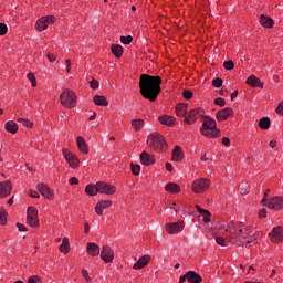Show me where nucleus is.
Returning <instances> with one entry per match:
<instances>
[{"label":"nucleus","mask_w":283,"mask_h":283,"mask_svg":"<svg viewBox=\"0 0 283 283\" xmlns=\"http://www.w3.org/2000/svg\"><path fill=\"white\" fill-rule=\"evenodd\" d=\"M218 231L220 235H224L216 237L219 247H229L230 244L244 247V244H252L260 238V233L253 232L251 226L240 222H221L218 226Z\"/></svg>","instance_id":"obj_1"},{"label":"nucleus","mask_w":283,"mask_h":283,"mask_svg":"<svg viewBox=\"0 0 283 283\" xmlns=\"http://www.w3.org/2000/svg\"><path fill=\"white\" fill-rule=\"evenodd\" d=\"M163 84V77L149 74H142L139 77V93L143 98L154 103L158 98V94L163 92L160 85Z\"/></svg>","instance_id":"obj_2"},{"label":"nucleus","mask_w":283,"mask_h":283,"mask_svg":"<svg viewBox=\"0 0 283 283\" xmlns=\"http://www.w3.org/2000/svg\"><path fill=\"white\" fill-rule=\"evenodd\" d=\"M147 145L157 154H165V151L168 149L165 136L160 135L159 133H151L147 138Z\"/></svg>","instance_id":"obj_3"},{"label":"nucleus","mask_w":283,"mask_h":283,"mask_svg":"<svg viewBox=\"0 0 283 283\" xmlns=\"http://www.w3.org/2000/svg\"><path fill=\"white\" fill-rule=\"evenodd\" d=\"M60 104L66 109H74V107L78 105V96L76 95V92L71 88H64L60 94Z\"/></svg>","instance_id":"obj_4"},{"label":"nucleus","mask_w":283,"mask_h":283,"mask_svg":"<svg viewBox=\"0 0 283 283\" xmlns=\"http://www.w3.org/2000/svg\"><path fill=\"white\" fill-rule=\"evenodd\" d=\"M269 193H264L263 199L261 200L263 207H268V209H273L274 211H281L283 209V197H272L266 200Z\"/></svg>","instance_id":"obj_5"},{"label":"nucleus","mask_w":283,"mask_h":283,"mask_svg":"<svg viewBox=\"0 0 283 283\" xmlns=\"http://www.w3.org/2000/svg\"><path fill=\"white\" fill-rule=\"evenodd\" d=\"M211 187V181L207 178H198L195 179L191 184V190L193 193H205L209 191Z\"/></svg>","instance_id":"obj_6"},{"label":"nucleus","mask_w":283,"mask_h":283,"mask_svg":"<svg viewBox=\"0 0 283 283\" xmlns=\"http://www.w3.org/2000/svg\"><path fill=\"white\" fill-rule=\"evenodd\" d=\"M62 154L71 169H78L81 159H78L76 154L70 151L67 148H63Z\"/></svg>","instance_id":"obj_7"},{"label":"nucleus","mask_w":283,"mask_h":283,"mask_svg":"<svg viewBox=\"0 0 283 283\" xmlns=\"http://www.w3.org/2000/svg\"><path fill=\"white\" fill-rule=\"evenodd\" d=\"M56 18L54 15H43L35 22V29L38 32H43L48 30L50 25L55 23Z\"/></svg>","instance_id":"obj_8"},{"label":"nucleus","mask_w":283,"mask_h":283,"mask_svg":"<svg viewBox=\"0 0 283 283\" xmlns=\"http://www.w3.org/2000/svg\"><path fill=\"white\" fill-rule=\"evenodd\" d=\"M27 224L36 229L39 227V210L30 206L27 210Z\"/></svg>","instance_id":"obj_9"},{"label":"nucleus","mask_w":283,"mask_h":283,"mask_svg":"<svg viewBox=\"0 0 283 283\" xmlns=\"http://www.w3.org/2000/svg\"><path fill=\"white\" fill-rule=\"evenodd\" d=\"M202 116H205V109L202 107L190 109L188 116L185 117L184 123L193 125V123Z\"/></svg>","instance_id":"obj_10"},{"label":"nucleus","mask_w":283,"mask_h":283,"mask_svg":"<svg viewBox=\"0 0 283 283\" xmlns=\"http://www.w3.org/2000/svg\"><path fill=\"white\" fill-rule=\"evenodd\" d=\"M165 229L169 235H176L178 233H182V231L185 230V221L180 220L172 223H166Z\"/></svg>","instance_id":"obj_11"},{"label":"nucleus","mask_w":283,"mask_h":283,"mask_svg":"<svg viewBox=\"0 0 283 283\" xmlns=\"http://www.w3.org/2000/svg\"><path fill=\"white\" fill-rule=\"evenodd\" d=\"M101 258L105 264H112L114 262V250L109 245H103L99 251Z\"/></svg>","instance_id":"obj_12"},{"label":"nucleus","mask_w":283,"mask_h":283,"mask_svg":"<svg viewBox=\"0 0 283 283\" xmlns=\"http://www.w3.org/2000/svg\"><path fill=\"white\" fill-rule=\"evenodd\" d=\"M269 237L271 238V242H273L274 244H280V242H283V227H274L269 233Z\"/></svg>","instance_id":"obj_13"},{"label":"nucleus","mask_w":283,"mask_h":283,"mask_svg":"<svg viewBox=\"0 0 283 283\" xmlns=\"http://www.w3.org/2000/svg\"><path fill=\"white\" fill-rule=\"evenodd\" d=\"M98 193H105L106 196H114L116 193V187L109 184L98 181L97 182Z\"/></svg>","instance_id":"obj_14"},{"label":"nucleus","mask_w":283,"mask_h":283,"mask_svg":"<svg viewBox=\"0 0 283 283\" xmlns=\"http://www.w3.org/2000/svg\"><path fill=\"white\" fill-rule=\"evenodd\" d=\"M36 189L39 193H41V196H43V198H45L46 200H54V192H52L48 185L38 184Z\"/></svg>","instance_id":"obj_15"},{"label":"nucleus","mask_w":283,"mask_h":283,"mask_svg":"<svg viewBox=\"0 0 283 283\" xmlns=\"http://www.w3.org/2000/svg\"><path fill=\"white\" fill-rule=\"evenodd\" d=\"M140 163L145 167H151V165H156V157L147 151H143L140 154Z\"/></svg>","instance_id":"obj_16"},{"label":"nucleus","mask_w":283,"mask_h":283,"mask_svg":"<svg viewBox=\"0 0 283 283\" xmlns=\"http://www.w3.org/2000/svg\"><path fill=\"white\" fill-rule=\"evenodd\" d=\"M200 134L206 138H220V136H222V133L220 132V128H218V126L207 128L206 130H200Z\"/></svg>","instance_id":"obj_17"},{"label":"nucleus","mask_w":283,"mask_h":283,"mask_svg":"<svg viewBox=\"0 0 283 283\" xmlns=\"http://www.w3.org/2000/svg\"><path fill=\"white\" fill-rule=\"evenodd\" d=\"M12 193V182L10 180L0 182V198H8Z\"/></svg>","instance_id":"obj_18"},{"label":"nucleus","mask_w":283,"mask_h":283,"mask_svg":"<svg viewBox=\"0 0 283 283\" xmlns=\"http://www.w3.org/2000/svg\"><path fill=\"white\" fill-rule=\"evenodd\" d=\"M229 116H233V108L226 107L217 113L216 118L218 123H224V120H227Z\"/></svg>","instance_id":"obj_19"},{"label":"nucleus","mask_w":283,"mask_h":283,"mask_svg":"<svg viewBox=\"0 0 283 283\" xmlns=\"http://www.w3.org/2000/svg\"><path fill=\"white\" fill-rule=\"evenodd\" d=\"M149 262H151V255H143L142 258L138 259L136 263H134L133 269L134 271H140V269H145V266H147Z\"/></svg>","instance_id":"obj_20"},{"label":"nucleus","mask_w":283,"mask_h":283,"mask_svg":"<svg viewBox=\"0 0 283 283\" xmlns=\"http://www.w3.org/2000/svg\"><path fill=\"white\" fill-rule=\"evenodd\" d=\"M86 253L91 255V258H98V255H101V247L94 242H88L86 244Z\"/></svg>","instance_id":"obj_21"},{"label":"nucleus","mask_w":283,"mask_h":283,"mask_svg":"<svg viewBox=\"0 0 283 283\" xmlns=\"http://www.w3.org/2000/svg\"><path fill=\"white\" fill-rule=\"evenodd\" d=\"M196 209L199 213V218H202V222L205 224H209V222H211V212H209L207 209L200 208L198 205L196 206Z\"/></svg>","instance_id":"obj_22"},{"label":"nucleus","mask_w":283,"mask_h":283,"mask_svg":"<svg viewBox=\"0 0 283 283\" xmlns=\"http://www.w3.org/2000/svg\"><path fill=\"white\" fill-rule=\"evenodd\" d=\"M112 207V200H101L95 206V213L103 216V209H109Z\"/></svg>","instance_id":"obj_23"},{"label":"nucleus","mask_w":283,"mask_h":283,"mask_svg":"<svg viewBox=\"0 0 283 283\" xmlns=\"http://www.w3.org/2000/svg\"><path fill=\"white\" fill-rule=\"evenodd\" d=\"M247 85H250V87H260V90H264V83H262L255 75H250L247 78Z\"/></svg>","instance_id":"obj_24"},{"label":"nucleus","mask_w":283,"mask_h":283,"mask_svg":"<svg viewBox=\"0 0 283 283\" xmlns=\"http://www.w3.org/2000/svg\"><path fill=\"white\" fill-rule=\"evenodd\" d=\"M160 125H166L167 127H174L176 125V117L169 115H163L158 117Z\"/></svg>","instance_id":"obj_25"},{"label":"nucleus","mask_w":283,"mask_h":283,"mask_svg":"<svg viewBox=\"0 0 283 283\" xmlns=\"http://www.w3.org/2000/svg\"><path fill=\"white\" fill-rule=\"evenodd\" d=\"M213 127H217V123H216V119H212L211 117L209 116H205L203 117V123H202V126L200 128V132H205L206 129H211Z\"/></svg>","instance_id":"obj_26"},{"label":"nucleus","mask_w":283,"mask_h":283,"mask_svg":"<svg viewBox=\"0 0 283 283\" xmlns=\"http://www.w3.org/2000/svg\"><path fill=\"white\" fill-rule=\"evenodd\" d=\"M185 158V154L182 153V148L180 146H175L172 150L171 160L174 163H180Z\"/></svg>","instance_id":"obj_27"},{"label":"nucleus","mask_w":283,"mask_h":283,"mask_svg":"<svg viewBox=\"0 0 283 283\" xmlns=\"http://www.w3.org/2000/svg\"><path fill=\"white\" fill-rule=\"evenodd\" d=\"M77 147L82 154H90V146L83 136L77 137Z\"/></svg>","instance_id":"obj_28"},{"label":"nucleus","mask_w":283,"mask_h":283,"mask_svg":"<svg viewBox=\"0 0 283 283\" xmlns=\"http://www.w3.org/2000/svg\"><path fill=\"white\" fill-rule=\"evenodd\" d=\"M260 23L263 28H266V29H271V28H273V25H275V22L273 21V19H271V17H266L264 14L260 15Z\"/></svg>","instance_id":"obj_29"},{"label":"nucleus","mask_w":283,"mask_h":283,"mask_svg":"<svg viewBox=\"0 0 283 283\" xmlns=\"http://www.w3.org/2000/svg\"><path fill=\"white\" fill-rule=\"evenodd\" d=\"M93 103L97 106V107H107V105H109V102H107V98L103 95H95L93 97Z\"/></svg>","instance_id":"obj_30"},{"label":"nucleus","mask_w":283,"mask_h":283,"mask_svg":"<svg viewBox=\"0 0 283 283\" xmlns=\"http://www.w3.org/2000/svg\"><path fill=\"white\" fill-rule=\"evenodd\" d=\"M187 281L189 283H200L202 282V276H200V274L196 273L195 271H188Z\"/></svg>","instance_id":"obj_31"},{"label":"nucleus","mask_w":283,"mask_h":283,"mask_svg":"<svg viewBox=\"0 0 283 283\" xmlns=\"http://www.w3.org/2000/svg\"><path fill=\"white\" fill-rule=\"evenodd\" d=\"M85 193L86 196H98V182H96V185L90 184L85 187Z\"/></svg>","instance_id":"obj_32"},{"label":"nucleus","mask_w":283,"mask_h":283,"mask_svg":"<svg viewBox=\"0 0 283 283\" xmlns=\"http://www.w3.org/2000/svg\"><path fill=\"white\" fill-rule=\"evenodd\" d=\"M4 129H7L9 134H17V132H19V124L14 120H9L4 124Z\"/></svg>","instance_id":"obj_33"},{"label":"nucleus","mask_w":283,"mask_h":283,"mask_svg":"<svg viewBox=\"0 0 283 283\" xmlns=\"http://www.w3.org/2000/svg\"><path fill=\"white\" fill-rule=\"evenodd\" d=\"M167 193H180L181 189L178 184L169 182L165 186Z\"/></svg>","instance_id":"obj_34"},{"label":"nucleus","mask_w":283,"mask_h":283,"mask_svg":"<svg viewBox=\"0 0 283 283\" xmlns=\"http://www.w3.org/2000/svg\"><path fill=\"white\" fill-rule=\"evenodd\" d=\"M187 107H188V104H185V103L177 104L176 106L177 116H179L180 118H185V116H187Z\"/></svg>","instance_id":"obj_35"},{"label":"nucleus","mask_w":283,"mask_h":283,"mask_svg":"<svg viewBox=\"0 0 283 283\" xmlns=\"http://www.w3.org/2000/svg\"><path fill=\"white\" fill-rule=\"evenodd\" d=\"M60 253H63L64 255H67V253H70V239L67 237H64L62 240V243L60 245Z\"/></svg>","instance_id":"obj_36"},{"label":"nucleus","mask_w":283,"mask_h":283,"mask_svg":"<svg viewBox=\"0 0 283 283\" xmlns=\"http://www.w3.org/2000/svg\"><path fill=\"white\" fill-rule=\"evenodd\" d=\"M112 54H114L115 59H120L123 56V45L120 44H113L111 48Z\"/></svg>","instance_id":"obj_37"},{"label":"nucleus","mask_w":283,"mask_h":283,"mask_svg":"<svg viewBox=\"0 0 283 283\" xmlns=\"http://www.w3.org/2000/svg\"><path fill=\"white\" fill-rule=\"evenodd\" d=\"M130 125L135 129V132H140V129L145 127V119L143 118L133 119L130 122Z\"/></svg>","instance_id":"obj_38"},{"label":"nucleus","mask_w":283,"mask_h":283,"mask_svg":"<svg viewBox=\"0 0 283 283\" xmlns=\"http://www.w3.org/2000/svg\"><path fill=\"white\" fill-rule=\"evenodd\" d=\"M0 224L2 227H6L8 224V211H6V208L0 206Z\"/></svg>","instance_id":"obj_39"},{"label":"nucleus","mask_w":283,"mask_h":283,"mask_svg":"<svg viewBox=\"0 0 283 283\" xmlns=\"http://www.w3.org/2000/svg\"><path fill=\"white\" fill-rule=\"evenodd\" d=\"M259 127H260V129H269V127H271V118L262 117L259 120Z\"/></svg>","instance_id":"obj_40"},{"label":"nucleus","mask_w":283,"mask_h":283,"mask_svg":"<svg viewBox=\"0 0 283 283\" xmlns=\"http://www.w3.org/2000/svg\"><path fill=\"white\" fill-rule=\"evenodd\" d=\"M239 191L241 193V196H248L250 188H249V184H241L239 186Z\"/></svg>","instance_id":"obj_41"},{"label":"nucleus","mask_w":283,"mask_h":283,"mask_svg":"<svg viewBox=\"0 0 283 283\" xmlns=\"http://www.w3.org/2000/svg\"><path fill=\"white\" fill-rule=\"evenodd\" d=\"M130 170L133 176H140V165L130 164Z\"/></svg>","instance_id":"obj_42"},{"label":"nucleus","mask_w":283,"mask_h":283,"mask_svg":"<svg viewBox=\"0 0 283 283\" xmlns=\"http://www.w3.org/2000/svg\"><path fill=\"white\" fill-rule=\"evenodd\" d=\"M18 123H22V125H24V127H29V129H32L34 127V124L30 122V119L18 118Z\"/></svg>","instance_id":"obj_43"},{"label":"nucleus","mask_w":283,"mask_h":283,"mask_svg":"<svg viewBox=\"0 0 283 283\" xmlns=\"http://www.w3.org/2000/svg\"><path fill=\"white\" fill-rule=\"evenodd\" d=\"M133 41H134V38L132 35L120 36V43H123L124 45H129V43H132Z\"/></svg>","instance_id":"obj_44"},{"label":"nucleus","mask_w":283,"mask_h":283,"mask_svg":"<svg viewBox=\"0 0 283 283\" xmlns=\"http://www.w3.org/2000/svg\"><path fill=\"white\" fill-rule=\"evenodd\" d=\"M27 283H43V279L39 275H32L28 279Z\"/></svg>","instance_id":"obj_45"},{"label":"nucleus","mask_w":283,"mask_h":283,"mask_svg":"<svg viewBox=\"0 0 283 283\" xmlns=\"http://www.w3.org/2000/svg\"><path fill=\"white\" fill-rule=\"evenodd\" d=\"M27 78L32 84V87H36V77L34 76V73H32V72L28 73Z\"/></svg>","instance_id":"obj_46"},{"label":"nucleus","mask_w":283,"mask_h":283,"mask_svg":"<svg viewBox=\"0 0 283 283\" xmlns=\"http://www.w3.org/2000/svg\"><path fill=\"white\" fill-rule=\"evenodd\" d=\"M182 96L186 101H191V98H193V92L189 91V90H185L182 92Z\"/></svg>","instance_id":"obj_47"},{"label":"nucleus","mask_w":283,"mask_h":283,"mask_svg":"<svg viewBox=\"0 0 283 283\" xmlns=\"http://www.w3.org/2000/svg\"><path fill=\"white\" fill-rule=\"evenodd\" d=\"M223 67L224 70H233V67H235V64L233 63V61L228 60L223 63Z\"/></svg>","instance_id":"obj_48"},{"label":"nucleus","mask_w":283,"mask_h":283,"mask_svg":"<svg viewBox=\"0 0 283 283\" xmlns=\"http://www.w3.org/2000/svg\"><path fill=\"white\" fill-rule=\"evenodd\" d=\"M214 105H219V107H224L227 105V102L222 97H218L214 99Z\"/></svg>","instance_id":"obj_49"},{"label":"nucleus","mask_w":283,"mask_h":283,"mask_svg":"<svg viewBox=\"0 0 283 283\" xmlns=\"http://www.w3.org/2000/svg\"><path fill=\"white\" fill-rule=\"evenodd\" d=\"M6 34H8V25H6V23L0 22V36H3Z\"/></svg>","instance_id":"obj_50"},{"label":"nucleus","mask_w":283,"mask_h":283,"mask_svg":"<svg viewBox=\"0 0 283 283\" xmlns=\"http://www.w3.org/2000/svg\"><path fill=\"white\" fill-rule=\"evenodd\" d=\"M82 275L86 282H92V277L90 276V272H87V270L83 269Z\"/></svg>","instance_id":"obj_51"},{"label":"nucleus","mask_w":283,"mask_h":283,"mask_svg":"<svg viewBox=\"0 0 283 283\" xmlns=\"http://www.w3.org/2000/svg\"><path fill=\"white\" fill-rule=\"evenodd\" d=\"M276 114H279V116H283V101L281 103H279L277 107L275 108Z\"/></svg>","instance_id":"obj_52"},{"label":"nucleus","mask_w":283,"mask_h":283,"mask_svg":"<svg viewBox=\"0 0 283 283\" xmlns=\"http://www.w3.org/2000/svg\"><path fill=\"white\" fill-rule=\"evenodd\" d=\"M222 78H220V77H217V78H214L213 81H212V85H213V87H220L221 85H222Z\"/></svg>","instance_id":"obj_53"},{"label":"nucleus","mask_w":283,"mask_h":283,"mask_svg":"<svg viewBox=\"0 0 283 283\" xmlns=\"http://www.w3.org/2000/svg\"><path fill=\"white\" fill-rule=\"evenodd\" d=\"M90 85H91V88H92V90H98V87H99V83H98V81H96V80H92V81L90 82Z\"/></svg>","instance_id":"obj_54"},{"label":"nucleus","mask_w":283,"mask_h":283,"mask_svg":"<svg viewBox=\"0 0 283 283\" xmlns=\"http://www.w3.org/2000/svg\"><path fill=\"white\" fill-rule=\"evenodd\" d=\"M46 59L49 60L50 63H54V61H56V55L53 53H48Z\"/></svg>","instance_id":"obj_55"},{"label":"nucleus","mask_w":283,"mask_h":283,"mask_svg":"<svg viewBox=\"0 0 283 283\" xmlns=\"http://www.w3.org/2000/svg\"><path fill=\"white\" fill-rule=\"evenodd\" d=\"M65 65H66V72H67V74H70V72L72 70V60H70V59L65 60Z\"/></svg>","instance_id":"obj_56"},{"label":"nucleus","mask_w":283,"mask_h":283,"mask_svg":"<svg viewBox=\"0 0 283 283\" xmlns=\"http://www.w3.org/2000/svg\"><path fill=\"white\" fill-rule=\"evenodd\" d=\"M69 185H71V186L78 185V178H76V177H71V178L69 179Z\"/></svg>","instance_id":"obj_57"},{"label":"nucleus","mask_w":283,"mask_h":283,"mask_svg":"<svg viewBox=\"0 0 283 283\" xmlns=\"http://www.w3.org/2000/svg\"><path fill=\"white\" fill-rule=\"evenodd\" d=\"M222 145H224L226 147H229L231 145V139H229V137H223Z\"/></svg>","instance_id":"obj_58"},{"label":"nucleus","mask_w":283,"mask_h":283,"mask_svg":"<svg viewBox=\"0 0 283 283\" xmlns=\"http://www.w3.org/2000/svg\"><path fill=\"white\" fill-rule=\"evenodd\" d=\"M17 228L19 231H23V232L28 231V228L25 227V224H22V223H17Z\"/></svg>","instance_id":"obj_59"},{"label":"nucleus","mask_w":283,"mask_h":283,"mask_svg":"<svg viewBox=\"0 0 283 283\" xmlns=\"http://www.w3.org/2000/svg\"><path fill=\"white\" fill-rule=\"evenodd\" d=\"M30 198H41V196L39 195V192L34 191V190H30L29 193Z\"/></svg>","instance_id":"obj_60"},{"label":"nucleus","mask_w":283,"mask_h":283,"mask_svg":"<svg viewBox=\"0 0 283 283\" xmlns=\"http://www.w3.org/2000/svg\"><path fill=\"white\" fill-rule=\"evenodd\" d=\"M259 218H266V209L263 208L259 211Z\"/></svg>","instance_id":"obj_61"},{"label":"nucleus","mask_w":283,"mask_h":283,"mask_svg":"<svg viewBox=\"0 0 283 283\" xmlns=\"http://www.w3.org/2000/svg\"><path fill=\"white\" fill-rule=\"evenodd\" d=\"M166 170L174 171V166L171 165V163H166Z\"/></svg>","instance_id":"obj_62"},{"label":"nucleus","mask_w":283,"mask_h":283,"mask_svg":"<svg viewBox=\"0 0 283 283\" xmlns=\"http://www.w3.org/2000/svg\"><path fill=\"white\" fill-rule=\"evenodd\" d=\"M185 282H187V273L179 277V283H185Z\"/></svg>","instance_id":"obj_63"},{"label":"nucleus","mask_w":283,"mask_h":283,"mask_svg":"<svg viewBox=\"0 0 283 283\" xmlns=\"http://www.w3.org/2000/svg\"><path fill=\"white\" fill-rule=\"evenodd\" d=\"M84 233H90V223H84Z\"/></svg>","instance_id":"obj_64"}]
</instances>
